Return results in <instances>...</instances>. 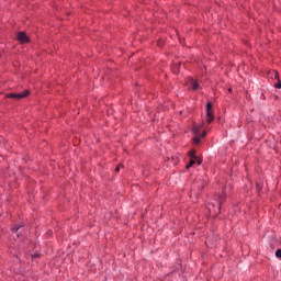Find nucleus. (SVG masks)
<instances>
[{"mask_svg": "<svg viewBox=\"0 0 281 281\" xmlns=\"http://www.w3.org/2000/svg\"><path fill=\"white\" fill-rule=\"evenodd\" d=\"M209 211L212 212V207H209Z\"/></svg>", "mask_w": 281, "mask_h": 281, "instance_id": "obj_16", "label": "nucleus"}, {"mask_svg": "<svg viewBox=\"0 0 281 281\" xmlns=\"http://www.w3.org/2000/svg\"><path fill=\"white\" fill-rule=\"evenodd\" d=\"M30 95V90H24L22 93H9L5 94V98H11L13 100H22V98H27Z\"/></svg>", "mask_w": 281, "mask_h": 281, "instance_id": "obj_1", "label": "nucleus"}, {"mask_svg": "<svg viewBox=\"0 0 281 281\" xmlns=\"http://www.w3.org/2000/svg\"><path fill=\"white\" fill-rule=\"evenodd\" d=\"M272 74H273V76H274V79L279 81V80H280V72L273 70Z\"/></svg>", "mask_w": 281, "mask_h": 281, "instance_id": "obj_11", "label": "nucleus"}, {"mask_svg": "<svg viewBox=\"0 0 281 281\" xmlns=\"http://www.w3.org/2000/svg\"><path fill=\"white\" fill-rule=\"evenodd\" d=\"M276 256H277V258H280V259H281V249H278V250L276 251Z\"/></svg>", "mask_w": 281, "mask_h": 281, "instance_id": "obj_13", "label": "nucleus"}, {"mask_svg": "<svg viewBox=\"0 0 281 281\" xmlns=\"http://www.w3.org/2000/svg\"><path fill=\"white\" fill-rule=\"evenodd\" d=\"M201 137H205V132H203V134H198L195 135V137L193 138V143L194 144H201Z\"/></svg>", "mask_w": 281, "mask_h": 281, "instance_id": "obj_7", "label": "nucleus"}, {"mask_svg": "<svg viewBox=\"0 0 281 281\" xmlns=\"http://www.w3.org/2000/svg\"><path fill=\"white\" fill-rule=\"evenodd\" d=\"M276 89H281V80L279 79L277 83H274Z\"/></svg>", "mask_w": 281, "mask_h": 281, "instance_id": "obj_12", "label": "nucleus"}, {"mask_svg": "<svg viewBox=\"0 0 281 281\" xmlns=\"http://www.w3.org/2000/svg\"><path fill=\"white\" fill-rule=\"evenodd\" d=\"M214 122V112L212 111V103H206V124Z\"/></svg>", "mask_w": 281, "mask_h": 281, "instance_id": "obj_2", "label": "nucleus"}, {"mask_svg": "<svg viewBox=\"0 0 281 281\" xmlns=\"http://www.w3.org/2000/svg\"><path fill=\"white\" fill-rule=\"evenodd\" d=\"M195 158H191V160L189 161V164L186 166L187 170L192 168V166H194L196 164V160H194Z\"/></svg>", "mask_w": 281, "mask_h": 281, "instance_id": "obj_8", "label": "nucleus"}, {"mask_svg": "<svg viewBox=\"0 0 281 281\" xmlns=\"http://www.w3.org/2000/svg\"><path fill=\"white\" fill-rule=\"evenodd\" d=\"M189 86L191 87V89L193 91H196V89H199V82H196V80H194V79L189 80Z\"/></svg>", "mask_w": 281, "mask_h": 281, "instance_id": "obj_6", "label": "nucleus"}, {"mask_svg": "<svg viewBox=\"0 0 281 281\" xmlns=\"http://www.w3.org/2000/svg\"><path fill=\"white\" fill-rule=\"evenodd\" d=\"M198 164H199V166H201L202 161H201V160H198Z\"/></svg>", "mask_w": 281, "mask_h": 281, "instance_id": "obj_15", "label": "nucleus"}, {"mask_svg": "<svg viewBox=\"0 0 281 281\" xmlns=\"http://www.w3.org/2000/svg\"><path fill=\"white\" fill-rule=\"evenodd\" d=\"M18 41H20L21 43H27L30 38L24 32H21L18 34Z\"/></svg>", "mask_w": 281, "mask_h": 281, "instance_id": "obj_3", "label": "nucleus"}, {"mask_svg": "<svg viewBox=\"0 0 281 281\" xmlns=\"http://www.w3.org/2000/svg\"><path fill=\"white\" fill-rule=\"evenodd\" d=\"M115 172H120V166L115 168Z\"/></svg>", "mask_w": 281, "mask_h": 281, "instance_id": "obj_14", "label": "nucleus"}, {"mask_svg": "<svg viewBox=\"0 0 281 281\" xmlns=\"http://www.w3.org/2000/svg\"><path fill=\"white\" fill-rule=\"evenodd\" d=\"M32 258H36V255H33Z\"/></svg>", "mask_w": 281, "mask_h": 281, "instance_id": "obj_17", "label": "nucleus"}, {"mask_svg": "<svg viewBox=\"0 0 281 281\" xmlns=\"http://www.w3.org/2000/svg\"><path fill=\"white\" fill-rule=\"evenodd\" d=\"M189 157H190L191 159H195V158H196V151H195V150H191V151L189 153Z\"/></svg>", "mask_w": 281, "mask_h": 281, "instance_id": "obj_10", "label": "nucleus"}, {"mask_svg": "<svg viewBox=\"0 0 281 281\" xmlns=\"http://www.w3.org/2000/svg\"><path fill=\"white\" fill-rule=\"evenodd\" d=\"M21 227H23V225H15L13 229V232L16 234V237L19 238V229H21Z\"/></svg>", "mask_w": 281, "mask_h": 281, "instance_id": "obj_9", "label": "nucleus"}, {"mask_svg": "<svg viewBox=\"0 0 281 281\" xmlns=\"http://www.w3.org/2000/svg\"><path fill=\"white\" fill-rule=\"evenodd\" d=\"M201 128H203V124H195L193 125L192 132L194 135H201Z\"/></svg>", "mask_w": 281, "mask_h": 281, "instance_id": "obj_5", "label": "nucleus"}, {"mask_svg": "<svg viewBox=\"0 0 281 281\" xmlns=\"http://www.w3.org/2000/svg\"><path fill=\"white\" fill-rule=\"evenodd\" d=\"M223 203H225V195H221L218 198V204H217V212L215 214H221V206L223 205Z\"/></svg>", "mask_w": 281, "mask_h": 281, "instance_id": "obj_4", "label": "nucleus"}]
</instances>
